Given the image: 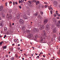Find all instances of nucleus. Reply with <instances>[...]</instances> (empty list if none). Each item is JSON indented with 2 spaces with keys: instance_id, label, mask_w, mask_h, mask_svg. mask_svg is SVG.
Segmentation results:
<instances>
[{
  "instance_id": "obj_49",
  "label": "nucleus",
  "mask_w": 60,
  "mask_h": 60,
  "mask_svg": "<svg viewBox=\"0 0 60 60\" xmlns=\"http://www.w3.org/2000/svg\"><path fill=\"white\" fill-rule=\"evenodd\" d=\"M43 54V52H40V54Z\"/></svg>"
},
{
  "instance_id": "obj_35",
  "label": "nucleus",
  "mask_w": 60,
  "mask_h": 60,
  "mask_svg": "<svg viewBox=\"0 0 60 60\" xmlns=\"http://www.w3.org/2000/svg\"><path fill=\"white\" fill-rule=\"evenodd\" d=\"M7 4L8 2H6V3H5V5L6 6H7Z\"/></svg>"
},
{
  "instance_id": "obj_10",
  "label": "nucleus",
  "mask_w": 60,
  "mask_h": 60,
  "mask_svg": "<svg viewBox=\"0 0 60 60\" xmlns=\"http://www.w3.org/2000/svg\"><path fill=\"white\" fill-rule=\"evenodd\" d=\"M48 9L50 10V9H51L52 10H53V9L50 6L48 7Z\"/></svg>"
},
{
  "instance_id": "obj_64",
  "label": "nucleus",
  "mask_w": 60,
  "mask_h": 60,
  "mask_svg": "<svg viewBox=\"0 0 60 60\" xmlns=\"http://www.w3.org/2000/svg\"><path fill=\"white\" fill-rule=\"evenodd\" d=\"M52 58H53V59H54V57H53Z\"/></svg>"
},
{
  "instance_id": "obj_4",
  "label": "nucleus",
  "mask_w": 60,
  "mask_h": 60,
  "mask_svg": "<svg viewBox=\"0 0 60 60\" xmlns=\"http://www.w3.org/2000/svg\"><path fill=\"white\" fill-rule=\"evenodd\" d=\"M12 17L11 15L10 14L9 15V16L8 15V14L7 16V18H8V19L10 18V19H12Z\"/></svg>"
},
{
  "instance_id": "obj_43",
  "label": "nucleus",
  "mask_w": 60,
  "mask_h": 60,
  "mask_svg": "<svg viewBox=\"0 0 60 60\" xmlns=\"http://www.w3.org/2000/svg\"><path fill=\"white\" fill-rule=\"evenodd\" d=\"M5 56H6V57H8V55H6Z\"/></svg>"
},
{
  "instance_id": "obj_31",
  "label": "nucleus",
  "mask_w": 60,
  "mask_h": 60,
  "mask_svg": "<svg viewBox=\"0 0 60 60\" xmlns=\"http://www.w3.org/2000/svg\"><path fill=\"white\" fill-rule=\"evenodd\" d=\"M15 56L16 57H18V56L17 54H15Z\"/></svg>"
},
{
  "instance_id": "obj_62",
  "label": "nucleus",
  "mask_w": 60,
  "mask_h": 60,
  "mask_svg": "<svg viewBox=\"0 0 60 60\" xmlns=\"http://www.w3.org/2000/svg\"><path fill=\"white\" fill-rule=\"evenodd\" d=\"M37 57L39 58V56H37Z\"/></svg>"
},
{
  "instance_id": "obj_42",
  "label": "nucleus",
  "mask_w": 60,
  "mask_h": 60,
  "mask_svg": "<svg viewBox=\"0 0 60 60\" xmlns=\"http://www.w3.org/2000/svg\"><path fill=\"white\" fill-rule=\"evenodd\" d=\"M6 37V35H5L4 36V38H5V37Z\"/></svg>"
},
{
  "instance_id": "obj_17",
  "label": "nucleus",
  "mask_w": 60,
  "mask_h": 60,
  "mask_svg": "<svg viewBox=\"0 0 60 60\" xmlns=\"http://www.w3.org/2000/svg\"><path fill=\"white\" fill-rule=\"evenodd\" d=\"M52 32H53V33H55L56 32V30L55 29H53Z\"/></svg>"
},
{
  "instance_id": "obj_61",
  "label": "nucleus",
  "mask_w": 60,
  "mask_h": 60,
  "mask_svg": "<svg viewBox=\"0 0 60 60\" xmlns=\"http://www.w3.org/2000/svg\"><path fill=\"white\" fill-rule=\"evenodd\" d=\"M1 43H3V41H2V42H1Z\"/></svg>"
},
{
  "instance_id": "obj_19",
  "label": "nucleus",
  "mask_w": 60,
  "mask_h": 60,
  "mask_svg": "<svg viewBox=\"0 0 60 60\" xmlns=\"http://www.w3.org/2000/svg\"><path fill=\"white\" fill-rule=\"evenodd\" d=\"M24 1V0H21V3H23Z\"/></svg>"
},
{
  "instance_id": "obj_36",
  "label": "nucleus",
  "mask_w": 60,
  "mask_h": 60,
  "mask_svg": "<svg viewBox=\"0 0 60 60\" xmlns=\"http://www.w3.org/2000/svg\"><path fill=\"white\" fill-rule=\"evenodd\" d=\"M15 4H16V5H17L18 4V2H17V1H16L15 2Z\"/></svg>"
},
{
  "instance_id": "obj_50",
  "label": "nucleus",
  "mask_w": 60,
  "mask_h": 60,
  "mask_svg": "<svg viewBox=\"0 0 60 60\" xmlns=\"http://www.w3.org/2000/svg\"><path fill=\"white\" fill-rule=\"evenodd\" d=\"M56 60H60V59H57Z\"/></svg>"
},
{
  "instance_id": "obj_12",
  "label": "nucleus",
  "mask_w": 60,
  "mask_h": 60,
  "mask_svg": "<svg viewBox=\"0 0 60 60\" xmlns=\"http://www.w3.org/2000/svg\"><path fill=\"white\" fill-rule=\"evenodd\" d=\"M23 17L24 19H27V17L26 16V15H24L23 16Z\"/></svg>"
},
{
  "instance_id": "obj_53",
  "label": "nucleus",
  "mask_w": 60,
  "mask_h": 60,
  "mask_svg": "<svg viewBox=\"0 0 60 60\" xmlns=\"http://www.w3.org/2000/svg\"><path fill=\"white\" fill-rule=\"evenodd\" d=\"M22 59L23 60H24V58H22Z\"/></svg>"
},
{
  "instance_id": "obj_28",
  "label": "nucleus",
  "mask_w": 60,
  "mask_h": 60,
  "mask_svg": "<svg viewBox=\"0 0 60 60\" xmlns=\"http://www.w3.org/2000/svg\"><path fill=\"white\" fill-rule=\"evenodd\" d=\"M28 2H29V3L30 4H32L31 3V2L30 1H28Z\"/></svg>"
},
{
  "instance_id": "obj_38",
  "label": "nucleus",
  "mask_w": 60,
  "mask_h": 60,
  "mask_svg": "<svg viewBox=\"0 0 60 60\" xmlns=\"http://www.w3.org/2000/svg\"><path fill=\"white\" fill-rule=\"evenodd\" d=\"M21 1L20 0H19V4H20L21 3Z\"/></svg>"
},
{
  "instance_id": "obj_15",
  "label": "nucleus",
  "mask_w": 60,
  "mask_h": 60,
  "mask_svg": "<svg viewBox=\"0 0 60 60\" xmlns=\"http://www.w3.org/2000/svg\"><path fill=\"white\" fill-rule=\"evenodd\" d=\"M54 4L55 6H56V5H57V1H55V2H54Z\"/></svg>"
},
{
  "instance_id": "obj_47",
  "label": "nucleus",
  "mask_w": 60,
  "mask_h": 60,
  "mask_svg": "<svg viewBox=\"0 0 60 60\" xmlns=\"http://www.w3.org/2000/svg\"><path fill=\"white\" fill-rule=\"evenodd\" d=\"M41 59H42V60H44V59L43 58H42Z\"/></svg>"
},
{
  "instance_id": "obj_58",
  "label": "nucleus",
  "mask_w": 60,
  "mask_h": 60,
  "mask_svg": "<svg viewBox=\"0 0 60 60\" xmlns=\"http://www.w3.org/2000/svg\"><path fill=\"white\" fill-rule=\"evenodd\" d=\"M14 45H15V44H12V46H13Z\"/></svg>"
},
{
  "instance_id": "obj_23",
  "label": "nucleus",
  "mask_w": 60,
  "mask_h": 60,
  "mask_svg": "<svg viewBox=\"0 0 60 60\" xmlns=\"http://www.w3.org/2000/svg\"><path fill=\"white\" fill-rule=\"evenodd\" d=\"M9 26L10 27H11L12 26L10 22L9 23Z\"/></svg>"
},
{
  "instance_id": "obj_46",
  "label": "nucleus",
  "mask_w": 60,
  "mask_h": 60,
  "mask_svg": "<svg viewBox=\"0 0 60 60\" xmlns=\"http://www.w3.org/2000/svg\"><path fill=\"white\" fill-rule=\"evenodd\" d=\"M35 31H37V29H35Z\"/></svg>"
},
{
  "instance_id": "obj_16",
  "label": "nucleus",
  "mask_w": 60,
  "mask_h": 60,
  "mask_svg": "<svg viewBox=\"0 0 60 60\" xmlns=\"http://www.w3.org/2000/svg\"><path fill=\"white\" fill-rule=\"evenodd\" d=\"M7 48V46H4L3 47V49H6Z\"/></svg>"
},
{
  "instance_id": "obj_37",
  "label": "nucleus",
  "mask_w": 60,
  "mask_h": 60,
  "mask_svg": "<svg viewBox=\"0 0 60 60\" xmlns=\"http://www.w3.org/2000/svg\"><path fill=\"white\" fill-rule=\"evenodd\" d=\"M58 54L59 55H60V50H59V52H58Z\"/></svg>"
},
{
  "instance_id": "obj_2",
  "label": "nucleus",
  "mask_w": 60,
  "mask_h": 60,
  "mask_svg": "<svg viewBox=\"0 0 60 60\" xmlns=\"http://www.w3.org/2000/svg\"><path fill=\"white\" fill-rule=\"evenodd\" d=\"M34 35H33L32 34H29V35L28 36V37L29 38V39H32V40H36L37 38V36H38V35H37L36 36H35L33 38V36H34Z\"/></svg>"
},
{
  "instance_id": "obj_22",
  "label": "nucleus",
  "mask_w": 60,
  "mask_h": 60,
  "mask_svg": "<svg viewBox=\"0 0 60 60\" xmlns=\"http://www.w3.org/2000/svg\"><path fill=\"white\" fill-rule=\"evenodd\" d=\"M33 3V2H36V0H33V1H31Z\"/></svg>"
},
{
  "instance_id": "obj_9",
  "label": "nucleus",
  "mask_w": 60,
  "mask_h": 60,
  "mask_svg": "<svg viewBox=\"0 0 60 60\" xmlns=\"http://www.w3.org/2000/svg\"><path fill=\"white\" fill-rule=\"evenodd\" d=\"M16 18L19 19L20 18V15L19 14H17V15Z\"/></svg>"
},
{
  "instance_id": "obj_18",
  "label": "nucleus",
  "mask_w": 60,
  "mask_h": 60,
  "mask_svg": "<svg viewBox=\"0 0 60 60\" xmlns=\"http://www.w3.org/2000/svg\"><path fill=\"white\" fill-rule=\"evenodd\" d=\"M26 32L28 33H29L30 32V31L29 30H27Z\"/></svg>"
},
{
  "instance_id": "obj_26",
  "label": "nucleus",
  "mask_w": 60,
  "mask_h": 60,
  "mask_svg": "<svg viewBox=\"0 0 60 60\" xmlns=\"http://www.w3.org/2000/svg\"><path fill=\"white\" fill-rule=\"evenodd\" d=\"M25 28V26H24L23 27H22V29L23 30H24Z\"/></svg>"
},
{
  "instance_id": "obj_29",
  "label": "nucleus",
  "mask_w": 60,
  "mask_h": 60,
  "mask_svg": "<svg viewBox=\"0 0 60 60\" xmlns=\"http://www.w3.org/2000/svg\"><path fill=\"white\" fill-rule=\"evenodd\" d=\"M57 15L58 16H60V15H59V14L58 13H56Z\"/></svg>"
},
{
  "instance_id": "obj_13",
  "label": "nucleus",
  "mask_w": 60,
  "mask_h": 60,
  "mask_svg": "<svg viewBox=\"0 0 60 60\" xmlns=\"http://www.w3.org/2000/svg\"><path fill=\"white\" fill-rule=\"evenodd\" d=\"M36 4L37 5H38V4H39L40 3V2L39 1H38L37 2H36Z\"/></svg>"
},
{
  "instance_id": "obj_1",
  "label": "nucleus",
  "mask_w": 60,
  "mask_h": 60,
  "mask_svg": "<svg viewBox=\"0 0 60 60\" xmlns=\"http://www.w3.org/2000/svg\"><path fill=\"white\" fill-rule=\"evenodd\" d=\"M41 33H43V37H41L40 38V42L42 43V42L43 41V39L45 38V36H46L47 34L45 32V30H43L42 31Z\"/></svg>"
},
{
  "instance_id": "obj_25",
  "label": "nucleus",
  "mask_w": 60,
  "mask_h": 60,
  "mask_svg": "<svg viewBox=\"0 0 60 60\" xmlns=\"http://www.w3.org/2000/svg\"><path fill=\"white\" fill-rule=\"evenodd\" d=\"M34 15L36 16L38 15V13H36L34 14Z\"/></svg>"
},
{
  "instance_id": "obj_3",
  "label": "nucleus",
  "mask_w": 60,
  "mask_h": 60,
  "mask_svg": "<svg viewBox=\"0 0 60 60\" xmlns=\"http://www.w3.org/2000/svg\"><path fill=\"white\" fill-rule=\"evenodd\" d=\"M3 7L2 6H0V11H2V12L3 13L5 11L4 10H3Z\"/></svg>"
},
{
  "instance_id": "obj_5",
  "label": "nucleus",
  "mask_w": 60,
  "mask_h": 60,
  "mask_svg": "<svg viewBox=\"0 0 60 60\" xmlns=\"http://www.w3.org/2000/svg\"><path fill=\"white\" fill-rule=\"evenodd\" d=\"M19 22L21 24H23L24 22L23 20L22 19H21L19 20Z\"/></svg>"
},
{
  "instance_id": "obj_52",
  "label": "nucleus",
  "mask_w": 60,
  "mask_h": 60,
  "mask_svg": "<svg viewBox=\"0 0 60 60\" xmlns=\"http://www.w3.org/2000/svg\"><path fill=\"white\" fill-rule=\"evenodd\" d=\"M18 46H20V45L19 44H18Z\"/></svg>"
},
{
  "instance_id": "obj_7",
  "label": "nucleus",
  "mask_w": 60,
  "mask_h": 60,
  "mask_svg": "<svg viewBox=\"0 0 60 60\" xmlns=\"http://www.w3.org/2000/svg\"><path fill=\"white\" fill-rule=\"evenodd\" d=\"M44 28V26L43 25H41L40 27V29L41 30H42Z\"/></svg>"
},
{
  "instance_id": "obj_45",
  "label": "nucleus",
  "mask_w": 60,
  "mask_h": 60,
  "mask_svg": "<svg viewBox=\"0 0 60 60\" xmlns=\"http://www.w3.org/2000/svg\"><path fill=\"white\" fill-rule=\"evenodd\" d=\"M58 22L59 24H60V20H59L58 21Z\"/></svg>"
},
{
  "instance_id": "obj_11",
  "label": "nucleus",
  "mask_w": 60,
  "mask_h": 60,
  "mask_svg": "<svg viewBox=\"0 0 60 60\" xmlns=\"http://www.w3.org/2000/svg\"><path fill=\"white\" fill-rule=\"evenodd\" d=\"M48 20L47 19H45L44 21V23H46L48 22Z\"/></svg>"
},
{
  "instance_id": "obj_48",
  "label": "nucleus",
  "mask_w": 60,
  "mask_h": 60,
  "mask_svg": "<svg viewBox=\"0 0 60 60\" xmlns=\"http://www.w3.org/2000/svg\"><path fill=\"white\" fill-rule=\"evenodd\" d=\"M30 7H32V5H30Z\"/></svg>"
},
{
  "instance_id": "obj_14",
  "label": "nucleus",
  "mask_w": 60,
  "mask_h": 60,
  "mask_svg": "<svg viewBox=\"0 0 60 60\" xmlns=\"http://www.w3.org/2000/svg\"><path fill=\"white\" fill-rule=\"evenodd\" d=\"M7 29L6 27H5L4 28V31H6L7 30Z\"/></svg>"
},
{
  "instance_id": "obj_32",
  "label": "nucleus",
  "mask_w": 60,
  "mask_h": 60,
  "mask_svg": "<svg viewBox=\"0 0 60 60\" xmlns=\"http://www.w3.org/2000/svg\"><path fill=\"white\" fill-rule=\"evenodd\" d=\"M19 8L20 9H21L22 8V7L20 6H19Z\"/></svg>"
},
{
  "instance_id": "obj_60",
  "label": "nucleus",
  "mask_w": 60,
  "mask_h": 60,
  "mask_svg": "<svg viewBox=\"0 0 60 60\" xmlns=\"http://www.w3.org/2000/svg\"><path fill=\"white\" fill-rule=\"evenodd\" d=\"M14 25V23H13V24H12V25Z\"/></svg>"
},
{
  "instance_id": "obj_33",
  "label": "nucleus",
  "mask_w": 60,
  "mask_h": 60,
  "mask_svg": "<svg viewBox=\"0 0 60 60\" xmlns=\"http://www.w3.org/2000/svg\"><path fill=\"white\" fill-rule=\"evenodd\" d=\"M13 5H15V2H13Z\"/></svg>"
},
{
  "instance_id": "obj_27",
  "label": "nucleus",
  "mask_w": 60,
  "mask_h": 60,
  "mask_svg": "<svg viewBox=\"0 0 60 60\" xmlns=\"http://www.w3.org/2000/svg\"><path fill=\"white\" fill-rule=\"evenodd\" d=\"M14 41H15V42H17V41L15 39H14Z\"/></svg>"
},
{
  "instance_id": "obj_57",
  "label": "nucleus",
  "mask_w": 60,
  "mask_h": 60,
  "mask_svg": "<svg viewBox=\"0 0 60 60\" xmlns=\"http://www.w3.org/2000/svg\"><path fill=\"white\" fill-rule=\"evenodd\" d=\"M32 48L34 50L35 49L34 48V47H33Z\"/></svg>"
},
{
  "instance_id": "obj_41",
  "label": "nucleus",
  "mask_w": 60,
  "mask_h": 60,
  "mask_svg": "<svg viewBox=\"0 0 60 60\" xmlns=\"http://www.w3.org/2000/svg\"><path fill=\"white\" fill-rule=\"evenodd\" d=\"M44 4H48L46 2H44Z\"/></svg>"
},
{
  "instance_id": "obj_39",
  "label": "nucleus",
  "mask_w": 60,
  "mask_h": 60,
  "mask_svg": "<svg viewBox=\"0 0 60 60\" xmlns=\"http://www.w3.org/2000/svg\"><path fill=\"white\" fill-rule=\"evenodd\" d=\"M0 46H1V45H2V42H0Z\"/></svg>"
},
{
  "instance_id": "obj_54",
  "label": "nucleus",
  "mask_w": 60,
  "mask_h": 60,
  "mask_svg": "<svg viewBox=\"0 0 60 60\" xmlns=\"http://www.w3.org/2000/svg\"><path fill=\"white\" fill-rule=\"evenodd\" d=\"M43 56L44 57H45V55H43Z\"/></svg>"
},
{
  "instance_id": "obj_44",
  "label": "nucleus",
  "mask_w": 60,
  "mask_h": 60,
  "mask_svg": "<svg viewBox=\"0 0 60 60\" xmlns=\"http://www.w3.org/2000/svg\"><path fill=\"white\" fill-rule=\"evenodd\" d=\"M18 50H19L20 49V48H17Z\"/></svg>"
},
{
  "instance_id": "obj_63",
  "label": "nucleus",
  "mask_w": 60,
  "mask_h": 60,
  "mask_svg": "<svg viewBox=\"0 0 60 60\" xmlns=\"http://www.w3.org/2000/svg\"><path fill=\"white\" fill-rule=\"evenodd\" d=\"M22 41V39L20 40V41Z\"/></svg>"
},
{
  "instance_id": "obj_55",
  "label": "nucleus",
  "mask_w": 60,
  "mask_h": 60,
  "mask_svg": "<svg viewBox=\"0 0 60 60\" xmlns=\"http://www.w3.org/2000/svg\"><path fill=\"white\" fill-rule=\"evenodd\" d=\"M59 17H57V19H59Z\"/></svg>"
},
{
  "instance_id": "obj_20",
  "label": "nucleus",
  "mask_w": 60,
  "mask_h": 60,
  "mask_svg": "<svg viewBox=\"0 0 60 60\" xmlns=\"http://www.w3.org/2000/svg\"><path fill=\"white\" fill-rule=\"evenodd\" d=\"M2 16L3 18H4L5 17V15L4 14H3L2 15Z\"/></svg>"
},
{
  "instance_id": "obj_51",
  "label": "nucleus",
  "mask_w": 60,
  "mask_h": 60,
  "mask_svg": "<svg viewBox=\"0 0 60 60\" xmlns=\"http://www.w3.org/2000/svg\"><path fill=\"white\" fill-rule=\"evenodd\" d=\"M12 2L11 1L10 2L9 4H12Z\"/></svg>"
},
{
  "instance_id": "obj_21",
  "label": "nucleus",
  "mask_w": 60,
  "mask_h": 60,
  "mask_svg": "<svg viewBox=\"0 0 60 60\" xmlns=\"http://www.w3.org/2000/svg\"><path fill=\"white\" fill-rule=\"evenodd\" d=\"M11 60H14L15 59H14V57H12L11 58Z\"/></svg>"
},
{
  "instance_id": "obj_59",
  "label": "nucleus",
  "mask_w": 60,
  "mask_h": 60,
  "mask_svg": "<svg viewBox=\"0 0 60 60\" xmlns=\"http://www.w3.org/2000/svg\"><path fill=\"white\" fill-rule=\"evenodd\" d=\"M35 54L36 55H38V54H37L36 53H35Z\"/></svg>"
},
{
  "instance_id": "obj_24",
  "label": "nucleus",
  "mask_w": 60,
  "mask_h": 60,
  "mask_svg": "<svg viewBox=\"0 0 60 60\" xmlns=\"http://www.w3.org/2000/svg\"><path fill=\"white\" fill-rule=\"evenodd\" d=\"M40 13L41 14V15H42L43 14V12L42 11H41L40 12Z\"/></svg>"
},
{
  "instance_id": "obj_30",
  "label": "nucleus",
  "mask_w": 60,
  "mask_h": 60,
  "mask_svg": "<svg viewBox=\"0 0 60 60\" xmlns=\"http://www.w3.org/2000/svg\"><path fill=\"white\" fill-rule=\"evenodd\" d=\"M48 7V6L47 5H45V8H47Z\"/></svg>"
},
{
  "instance_id": "obj_34",
  "label": "nucleus",
  "mask_w": 60,
  "mask_h": 60,
  "mask_svg": "<svg viewBox=\"0 0 60 60\" xmlns=\"http://www.w3.org/2000/svg\"><path fill=\"white\" fill-rule=\"evenodd\" d=\"M10 50L11 51H13V49L12 48H11Z\"/></svg>"
},
{
  "instance_id": "obj_40",
  "label": "nucleus",
  "mask_w": 60,
  "mask_h": 60,
  "mask_svg": "<svg viewBox=\"0 0 60 60\" xmlns=\"http://www.w3.org/2000/svg\"><path fill=\"white\" fill-rule=\"evenodd\" d=\"M50 12L51 14H52V11H50Z\"/></svg>"
},
{
  "instance_id": "obj_56",
  "label": "nucleus",
  "mask_w": 60,
  "mask_h": 60,
  "mask_svg": "<svg viewBox=\"0 0 60 60\" xmlns=\"http://www.w3.org/2000/svg\"><path fill=\"white\" fill-rule=\"evenodd\" d=\"M56 14H55L54 15V16L55 17H56Z\"/></svg>"
},
{
  "instance_id": "obj_8",
  "label": "nucleus",
  "mask_w": 60,
  "mask_h": 60,
  "mask_svg": "<svg viewBox=\"0 0 60 60\" xmlns=\"http://www.w3.org/2000/svg\"><path fill=\"white\" fill-rule=\"evenodd\" d=\"M46 30H49V26L47 25L46 26Z\"/></svg>"
},
{
  "instance_id": "obj_6",
  "label": "nucleus",
  "mask_w": 60,
  "mask_h": 60,
  "mask_svg": "<svg viewBox=\"0 0 60 60\" xmlns=\"http://www.w3.org/2000/svg\"><path fill=\"white\" fill-rule=\"evenodd\" d=\"M4 22L3 21H1L0 23V26H3L4 25Z\"/></svg>"
}]
</instances>
